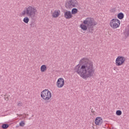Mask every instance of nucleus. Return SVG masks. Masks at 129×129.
<instances>
[{
	"label": "nucleus",
	"mask_w": 129,
	"mask_h": 129,
	"mask_svg": "<svg viewBox=\"0 0 129 129\" xmlns=\"http://www.w3.org/2000/svg\"><path fill=\"white\" fill-rule=\"evenodd\" d=\"M10 126L9 124L4 123L2 125V128L3 129H7Z\"/></svg>",
	"instance_id": "nucleus-17"
},
{
	"label": "nucleus",
	"mask_w": 129,
	"mask_h": 129,
	"mask_svg": "<svg viewBox=\"0 0 129 129\" xmlns=\"http://www.w3.org/2000/svg\"><path fill=\"white\" fill-rule=\"evenodd\" d=\"M95 123L97 125H101L102 124V118L100 117H97L95 120Z\"/></svg>",
	"instance_id": "nucleus-9"
},
{
	"label": "nucleus",
	"mask_w": 129,
	"mask_h": 129,
	"mask_svg": "<svg viewBox=\"0 0 129 129\" xmlns=\"http://www.w3.org/2000/svg\"><path fill=\"white\" fill-rule=\"evenodd\" d=\"M25 124H26V123H25V121H21V122L19 123L20 126H24Z\"/></svg>",
	"instance_id": "nucleus-19"
},
{
	"label": "nucleus",
	"mask_w": 129,
	"mask_h": 129,
	"mask_svg": "<svg viewBox=\"0 0 129 129\" xmlns=\"http://www.w3.org/2000/svg\"><path fill=\"white\" fill-rule=\"evenodd\" d=\"M36 13H37V9L32 6H29L26 8V10L22 12V15L23 16L26 15L29 18H34L36 16Z\"/></svg>",
	"instance_id": "nucleus-3"
},
{
	"label": "nucleus",
	"mask_w": 129,
	"mask_h": 129,
	"mask_svg": "<svg viewBox=\"0 0 129 129\" xmlns=\"http://www.w3.org/2000/svg\"><path fill=\"white\" fill-rule=\"evenodd\" d=\"M23 105V103L20 102L18 104V106H22Z\"/></svg>",
	"instance_id": "nucleus-21"
},
{
	"label": "nucleus",
	"mask_w": 129,
	"mask_h": 129,
	"mask_svg": "<svg viewBox=\"0 0 129 129\" xmlns=\"http://www.w3.org/2000/svg\"><path fill=\"white\" fill-rule=\"evenodd\" d=\"M65 82L64 81V79L62 78H60L57 80L56 82V86L58 88H62L63 86H64Z\"/></svg>",
	"instance_id": "nucleus-8"
},
{
	"label": "nucleus",
	"mask_w": 129,
	"mask_h": 129,
	"mask_svg": "<svg viewBox=\"0 0 129 129\" xmlns=\"http://www.w3.org/2000/svg\"><path fill=\"white\" fill-rule=\"evenodd\" d=\"M125 61V58L123 56H118L115 61V64L116 66H120L121 65H122L123 63H124V61Z\"/></svg>",
	"instance_id": "nucleus-7"
},
{
	"label": "nucleus",
	"mask_w": 129,
	"mask_h": 129,
	"mask_svg": "<svg viewBox=\"0 0 129 129\" xmlns=\"http://www.w3.org/2000/svg\"><path fill=\"white\" fill-rule=\"evenodd\" d=\"M30 26L31 28H35V27H36V23H35V22H31Z\"/></svg>",
	"instance_id": "nucleus-18"
},
{
	"label": "nucleus",
	"mask_w": 129,
	"mask_h": 129,
	"mask_svg": "<svg viewBox=\"0 0 129 129\" xmlns=\"http://www.w3.org/2000/svg\"><path fill=\"white\" fill-rule=\"evenodd\" d=\"M73 17V16L72 15V14L71 13V11H67L64 12V17L66 19H71V18H72Z\"/></svg>",
	"instance_id": "nucleus-10"
},
{
	"label": "nucleus",
	"mask_w": 129,
	"mask_h": 129,
	"mask_svg": "<svg viewBox=\"0 0 129 129\" xmlns=\"http://www.w3.org/2000/svg\"><path fill=\"white\" fill-rule=\"evenodd\" d=\"M52 17L53 18H58L59 17V12L55 10L54 12L52 14Z\"/></svg>",
	"instance_id": "nucleus-13"
},
{
	"label": "nucleus",
	"mask_w": 129,
	"mask_h": 129,
	"mask_svg": "<svg viewBox=\"0 0 129 129\" xmlns=\"http://www.w3.org/2000/svg\"><path fill=\"white\" fill-rule=\"evenodd\" d=\"M117 18L119 20H122L124 18V15L122 13H118L117 15Z\"/></svg>",
	"instance_id": "nucleus-12"
},
{
	"label": "nucleus",
	"mask_w": 129,
	"mask_h": 129,
	"mask_svg": "<svg viewBox=\"0 0 129 129\" xmlns=\"http://www.w3.org/2000/svg\"><path fill=\"white\" fill-rule=\"evenodd\" d=\"M59 13H60V11H58Z\"/></svg>",
	"instance_id": "nucleus-24"
},
{
	"label": "nucleus",
	"mask_w": 129,
	"mask_h": 129,
	"mask_svg": "<svg viewBox=\"0 0 129 129\" xmlns=\"http://www.w3.org/2000/svg\"><path fill=\"white\" fill-rule=\"evenodd\" d=\"M124 35L125 38L129 37V25L126 27L124 32Z\"/></svg>",
	"instance_id": "nucleus-11"
},
{
	"label": "nucleus",
	"mask_w": 129,
	"mask_h": 129,
	"mask_svg": "<svg viewBox=\"0 0 129 129\" xmlns=\"http://www.w3.org/2000/svg\"><path fill=\"white\" fill-rule=\"evenodd\" d=\"M4 98H5V100H7V101H8V100H9V97H4Z\"/></svg>",
	"instance_id": "nucleus-22"
},
{
	"label": "nucleus",
	"mask_w": 129,
	"mask_h": 129,
	"mask_svg": "<svg viewBox=\"0 0 129 129\" xmlns=\"http://www.w3.org/2000/svg\"><path fill=\"white\" fill-rule=\"evenodd\" d=\"M78 6V3L76 0H70L66 3V8L70 9V8H77Z\"/></svg>",
	"instance_id": "nucleus-5"
},
{
	"label": "nucleus",
	"mask_w": 129,
	"mask_h": 129,
	"mask_svg": "<svg viewBox=\"0 0 129 129\" xmlns=\"http://www.w3.org/2000/svg\"><path fill=\"white\" fill-rule=\"evenodd\" d=\"M120 21L118 19H113L110 21V26L112 29H116L119 27Z\"/></svg>",
	"instance_id": "nucleus-6"
},
{
	"label": "nucleus",
	"mask_w": 129,
	"mask_h": 129,
	"mask_svg": "<svg viewBox=\"0 0 129 129\" xmlns=\"http://www.w3.org/2000/svg\"><path fill=\"white\" fill-rule=\"evenodd\" d=\"M41 97L43 100H49L52 97V94L49 90L45 89L41 92Z\"/></svg>",
	"instance_id": "nucleus-4"
},
{
	"label": "nucleus",
	"mask_w": 129,
	"mask_h": 129,
	"mask_svg": "<svg viewBox=\"0 0 129 129\" xmlns=\"http://www.w3.org/2000/svg\"><path fill=\"white\" fill-rule=\"evenodd\" d=\"M29 21H30V19H29V17H25L23 19V22H24V23H25V24H28V23H29Z\"/></svg>",
	"instance_id": "nucleus-16"
},
{
	"label": "nucleus",
	"mask_w": 129,
	"mask_h": 129,
	"mask_svg": "<svg viewBox=\"0 0 129 129\" xmlns=\"http://www.w3.org/2000/svg\"><path fill=\"white\" fill-rule=\"evenodd\" d=\"M121 113H122L121 111L119 110H117L116 112V114L117 115H121Z\"/></svg>",
	"instance_id": "nucleus-20"
},
{
	"label": "nucleus",
	"mask_w": 129,
	"mask_h": 129,
	"mask_svg": "<svg viewBox=\"0 0 129 129\" xmlns=\"http://www.w3.org/2000/svg\"><path fill=\"white\" fill-rule=\"evenodd\" d=\"M83 24L80 25V27L83 31H88L89 33L93 34L94 31V26L97 25V22L94 21V19L92 18H87L83 22Z\"/></svg>",
	"instance_id": "nucleus-2"
},
{
	"label": "nucleus",
	"mask_w": 129,
	"mask_h": 129,
	"mask_svg": "<svg viewBox=\"0 0 129 129\" xmlns=\"http://www.w3.org/2000/svg\"><path fill=\"white\" fill-rule=\"evenodd\" d=\"M92 112L94 114H95V111H93L92 109Z\"/></svg>",
	"instance_id": "nucleus-23"
},
{
	"label": "nucleus",
	"mask_w": 129,
	"mask_h": 129,
	"mask_svg": "<svg viewBox=\"0 0 129 129\" xmlns=\"http://www.w3.org/2000/svg\"><path fill=\"white\" fill-rule=\"evenodd\" d=\"M40 70L41 72H45V71L47 70V67L46 66V65L45 64L42 65L40 68Z\"/></svg>",
	"instance_id": "nucleus-14"
},
{
	"label": "nucleus",
	"mask_w": 129,
	"mask_h": 129,
	"mask_svg": "<svg viewBox=\"0 0 129 129\" xmlns=\"http://www.w3.org/2000/svg\"><path fill=\"white\" fill-rule=\"evenodd\" d=\"M77 13H78V10L77 9L73 8L72 10V15H76Z\"/></svg>",
	"instance_id": "nucleus-15"
},
{
	"label": "nucleus",
	"mask_w": 129,
	"mask_h": 129,
	"mask_svg": "<svg viewBox=\"0 0 129 129\" xmlns=\"http://www.w3.org/2000/svg\"><path fill=\"white\" fill-rule=\"evenodd\" d=\"M80 62V64L77 65L75 68V72L83 79L92 77L95 71L93 69V62L85 58H82Z\"/></svg>",
	"instance_id": "nucleus-1"
}]
</instances>
